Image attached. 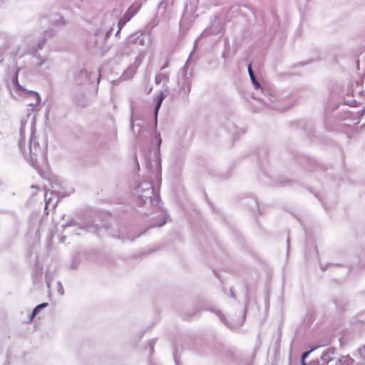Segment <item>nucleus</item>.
Instances as JSON below:
<instances>
[{"label":"nucleus","mask_w":365,"mask_h":365,"mask_svg":"<svg viewBox=\"0 0 365 365\" xmlns=\"http://www.w3.org/2000/svg\"><path fill=\"white\" fill-rule=\"evenodd\" d=\"M133 16V14H131L130 11H127L124 14V15L123 16V17L120 18L118 24V32L123 29V27L126 24V23L131 19Z\"/></svg>","instance_id":"obj_1"},{"label":"nucleus","mask_w":365,"mask_h":365,"mask_svg":"<svg viewBox=\"0 0 365 365\" xmlns=\"http://www.w3.org/2000/svg\"><path fill=\"white\" fill-rule=\"evenodd\" d=\"M48 306V303H42L37 307H35V309L33 310L31 315V320L38 314V312L43 308H45Z\"/></svg>","instance_id":"obj_2"},{"label":"nucleus","mask_w":365,"mask_h":365,"mask_svg":"<svg viewBox=\"0 0 365 365\" xmlns=\"http://www.w3.org/2000/svg\"><path fill=\"white\" fill-rule=\"evenodd\" d=\"M163 98H164V97L163 96H160L159 97V98H158L157 105L155 106V121L157 120L158 113L159 108H160V107L161 106V103H162V101H163Z\"/></svg>","instance_id":"obj_3"},{"label":"nucleus","mask_w":365,"mask_h":365,"mask_svg":"<svg viewBox=\"0 0 365 365\" xmlns=\"http://www.w3.org/2000/svg\"><path fill=\"white\" fill-rule=\"evenodd\" d=\"M140 5H137V6L132 5L131 6H130V8L128 9V11H130V13L133 14V16H135L136 14V13L138 12V11L140 9Z\"/></svg>","instance_id":"obj_4"},{"label":"nucleus","mask_w":365,"mask_h":365,"mask_svg":"<svg viewBox=\"0 0 365 365\" xmlns=\"http://www.w3.org/2000/svg\"><path fill=\"white\" fill-rule=\"evenodd\" d=\"M248 72H249L250 78L252 79V81H255V75L253 73V71L252 70V68H251L250 65H249V66H248Z\"/></svg>","instance_id":"obj_5"},{"label":"nucleus","mask_w":365,"mask_h":365,"mask_svg":"<svg viewBox=\"0 0 365 365\" xmlns=\"http://www.w3.org/2000/svg\"><path fill=\"white\" fill-rule=\"evenodd\" d=\"M29 93L31 95L34 96L36 98V103H38L40 101V96L36 92L30 91Z\"/></svg>","instance_id":"obj_6"},{"label":"nucleus","mask_w":365,"mask_h":365,"mask_svg":"<svg viewBox=\"0 0 365 365\" xmlns=\"http://www.w3.org/2000/svg\"><path fill=\"white\" fill-rule=\"evenodd\" d=\"M308 354H309V352L304 353L302 354V359L304 360L307 356Z\"/></svg>","instance_id":"obj_7"},{"label":"nucleus","mask_w":365,"mask_h":365,"mask_svg":"<svg viewBox=\"0 0 365 365\" xmlns=\"http://www.w3.org/2000/svg\"><path fill=\"white\" fill-rule=\"evenodd\" d=\"M252 83L256 86V88L259 87V83L256 80H255V81H252Z\"/></svg>","instance_id":"obj_8"},{"label":"nucleus","mask_w":365,"mask_h":365,"mask_svg":"<svg viewBox=\"0 0 365 365\" xmlns=\"http://www.w3.org/2000/svg\"><path fill=\"white\" fill-rule=\"evenodd\" d=\"M304 365H305V364H304Z\"/></svg>","instance_id":"obj_9"}]
</instances>
